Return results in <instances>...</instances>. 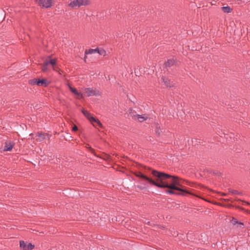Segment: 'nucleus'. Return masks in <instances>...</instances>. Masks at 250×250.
I'll return each instance as SVG.
<instances>
[{
    "mask_svg": "<svg viewBox=\"0 0 250 250\" xmlns=\"http://www.w3.org/2000/svg\"><path fill=\"white\" fill-rule=\"evenodd\" d=\"M90 3L89 0H74L71 1L68 5L71 8L80 7L81 6L88 5Z\"/></svg>",
    "mask_w": 250,
    "mask_h": 250,
    "instance_id": "f03ea898",
    "label": "nucleus"
},
{
    "mask_svg": "<svg viewBox=\"0 0 250 250\" xmlns=\"http://www.w3.org/2000/svg\"><path fill=\"white\" fill-rule=\"evenodd\" d=\"M154 177L158 178L155 186L161 188H168L171 190L182 191V190L176 186L180 184L177 177L173 176L166 173L153 170L151 172Z\"/></svg>",
    "mask_w": 250,
    "mask_h": 250,
    "instance_id": "f257e3e1",
    "label": "nucleus"
},
{
    "mask_svg": "<svg viewBox=\"0 0 250 250\" xmlns=\"http://www.w3.org/2000/svg\"><path fill=\"white\" fill-rule=\"evenodd\" d=\"M175 62V60L173 59H170L166 62L165 65L166 67H170L173 65Z\"/></svg>",
    "mask_w": 250,
    "mask_h": 250,
    "instance_id": "ddd939ff",
    "label": "nucleus"
},
{
    "mask_svg": "<svg viewBox=\"0 0 250 250\" xmlns=\"http://www.w3.org/2000/svg\"><path fill=\"white\" fill-rule=\"evenodd\" d=\"M84 92L87 96H98L100 95L99 91L93 88L88 87L84 89Z\"/></svg>",
    "mask_w": 250,
    "mask_h": 250,
    "instance_id": "423d86ee",
    "label": "nucleus"
},
{
    "mask_svg": "<svg viewBox=\"0 0 250 250\" xmlns=\"http://www.w3.org/2000/svg\"><path fill=\"white\" fill-rule=\"evenodd\" d=\"M56 64V61L54 59H51L49 60H46L44 62V68L43 69V70L45 71V67L47 66L49 64H51L52 66H54Z\"/></svg>",
    "mask_w": 250,
    "mask_h": 250,
    "instance_id": "9d476101",
    "label": "nucleus"
},
{
    "mask_svg": "<svg viewBox=\"0 0 250 250\" xmlns=\"http://www.w3.org/2000/svg\"><path fill=\"white\" fill-rule=\"evenodd\" d=\"M77 130H78V127L75 125L73 127H72V131H76Z\"/></svg>",
    "mask_w": 250,
    "mask_h": 250,
    "instance_id": "5701e85b",
    "label": "nucleus"
},
{
    "mask_svg": "<svg viewBox=\"0 0 250 250\" xmlns=\"http://www.w3.org/2000/svg\"><path fill=\"white\" fill-rule=\"evenodd\" d=\"M166 193H169L170 194H173L175 193V192L173 191V190H171V189H169V190H166Z\"/></svg>",
    "mask_w": 250,
    "mask_h": 250,
    "instance_id": "4be33fe9",
    "label": "nucleus"
},
{
    "mask_svg": "<svg viewBox=\"0 0 250 250\" xmlns=\"http://www.w3.org/2000/svg\"><path fill=\"white\" fill-rule=\"evenodd\" d=\"M82 113L87 119L89 120L90 122L97 123L99 126H102V125L100 121L93 117L92 114L88 111L83 109L82 110Z\"/></svg>",
    "mask_w": 250,
    "mask_h": 250,
    "instance_id": "20e7f679",
    "label": "nucleus"
},
{
    "mask_svg": "<svg viewBox=\"0 0 250 250\" xmlns=\"http://www.w3.org/2000/svg\"><path fill=\"white\" fill-rule=\"evenodd\" d=\"M236 226H237V227H238V228H243L244 226V224L242 222H238V224L236 225Z\"/></svg>",
    "mask_w": 250,
    "mask_h": 250,
    "instance_id": "aec40b11",
    "label": "nucleus"
},
{
    "mask_svg": "<svg viewBox=\"0 0 250 250\" xmlns=\"http://www.w3.org/2000/svg\"><path fill=\"white\" fill-rule=\"evenodd\" d=\"M14 144L12 142H6L5 144L4 150L10 151L12 150Z\"/></svg>",
    "mask_w": 250,
    "mask_h": 250,
    "instance_id": "f8f14e48",
    "label": "nucleus"
},
{
    "mask_svg": "<svg viewBox=\"0 0 250 250\" xmlns=\"http://www.w3.org/2000/svg\"><path fill=\"white\" fill-rule=\"evenodd\" d=\"M97 53L102 56L106 55V51L103 49L97 48Z\"/></svg>",
    "mask_w": 250,
    "mask_h": 250,
    "instance_id": "f3484780",
    "label": "nucleus"
},
{
    "mask_svg": "<svg viewBox=\"0 0 250 250\" xmlns=\"http://www.w3.org/2000/svg\"><path fill=\"white\" fill-rule=\"evenodd\" d=\"M222 9L224 12L227 13H230L232 10V9H231L230 7L228 6H223V7H222Z\"/></svg>",
    "mask_w": 250,
    "mask_h": 250,
    "instance_id": "2eb2a0df",
    "label": "nucleus"
},
{
    "mask_svg": "<svg viewBox=\"0 0 250 250\" xmlns=\"http://www.w3.org/2000/svg\"><path fill=\"white\" fill-rule=\"evenodd\" d=\"M34 248V246L31 243H28L27 244V248L26 250H31Z\"/></svg>",
    "mask_w": 250,
    "mask_h": 250,
    "instance_id": "a211bd4d",
    "label": "nucleus"
},
{
    "mask_svg": "<svg viewBox=\"0 0 250 250\" xmlns=\"http://www.w3.org/2000/svg\"><path fill=\"white\" fill-rule=\"evenodd\" d=\"M97 53V48L96 49H89L85 51V54H92Z\"/></svg>",
    "mask_w": 250,
    "mask_h": 250,
    "instance_id": "4468645a",
    "label": "nucleus"
},
{
    "mask_svg": "<svg viewBox=\"0 0 250 250\" xmlns=\"http://www.w3.org/2000/svg\"><path fill=\"white\" fill-rule=\"evenodd\" d=\"M68 86L69 87V90L70 91L73 93L74 94L77 95L79 96L81 98H83L84 97V95L83 94L80 93L78 91V90L74 87H72L70 85L68 84Z\"/></svg>",
    "mask_w": 250,
    "mask_h": 250,
    "instance_id": "6e6552de",
    "label": "nucleus"
},
{
    "mask_svg": "<svg viewBox=\"0 0 250 250\" xmlns=\"http://www.w3.org/2000/svg\"><path fill=\"white\" fill-rule=\"evenodd\" d=\"M28 83L31 85H37L38 86H46L47 85V81L45 79H33L28 81Z\"/></svg>",
    "mask_w": 250,
    "mask_h": 250,
    "instance_id": "7ed1b4c3",
    "label": "nucleus"
},
{
    "mask_svg": "<svg viewBox=\"0 0 250 250\" xmlns=\"http://www.w3.org/2000/svg\"><path fill=\"white\" fill-rule=\"evenodd\" d=\"M238 222L237 220L234 218H232L231 222L233 225H236L238 224Z\"/></svg>",
    "mask_w": 250,
    "mask_h": 250,
    "instance_id": "6ab92c4d",
    "label": "nucleus"
},
{
    "mask_svg": "<svg viewBox=\"0 0 250 250\" xmlns=\"http://www.w3.org/2000/svg\"><path fill=\"white\" fill-rule=\"evenodd\" d=\"M231 192L234 195L240 194V193L236 190H232Z\"/></svg>",
    "mask_w": 250,
    "mask_h": 250,
    "instance_id": "412c9836",
    "label": "nucleus"
},
{
    "mask_svg": "<svg viewBox=\"0 0 250 250\" xmlns=\"http://www.w3.org/2000/svg\"><path fill=\"white\" fill-rule=\"evenodd\" d=\"M163 80V82L164 83L166 86L169 87H171L173 86V82L171 81L168 78H162Z\"/></svg>",
    "mask_w": 250,
    "mask_h": 250,
    "instance_id": "9b49d317",
    "label": "nucleus"
},
{
    "mask_svg": "<svg viewBox=\"0 0 250 250\" xmlns=\"http://www.w3.org/2000/svg\"><path fill=\"white\" fill-rule=\"evenodd\" d=\"M36 3L44 8H49L52 6V0H36Z\"/></svg>",
    "mask_w": 250,
    "mask_h": 250,
    "instance_id": "39448f33",
    "label": "nucleus"
},
{
    "mask_svg": "<svg viewBox=\"0 0 250 250\" xmlns=\"http://www.w3.org/2000/svg\"><path fill=\"white\" fill-rule=\"evenodd\" d=\"M20 246L21 248L23 250H26L27 248V244L23 241H20Z\"/></svg>",
    "mask_w": 250,
    "mask_h": 250,
    "instance_id": "dca6fc26",
    "label": "nucleus"
},
{
    "mask_svg": "<svg viewBox=\"0 0 250 250\" xmlns=\"http://www.w3.org/2000/svg\"><path fill=\"white\" fill-rule=\"evenodd\" d=\"M138 176L144 179V180H146L147 181H148L150 184L153 185V186H155V184H156V182H155V181H154L153 180H152V179L147 177L146 176L144 175L143 174H142V173L140 172L138 175Z\"/></svg>",
    "mask_w": 250,
    "mask_h": 250,
    "instance_id": "0eeeda50",
    "label": "nucleus"
},
{
    "mask_svg": "<svg viewBox=\"0 0 250 250\" xmlns=\"http://www.w3.org/2000/svg\"><path fill=\"white\" fill-rule=\"evenodd\" d=\"M134 118L140 122H142L146 121L147 119V116L146 115L137 114L134 116Z\"/></svg>",
    "mask_w": 250,
    "mask_h": 250,
    "instance_id": "1a4fd4ad",
    "label": "nucleus"
}]
</instances>
